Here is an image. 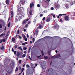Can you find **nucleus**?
I'll list each match as a JSON object with an SVG mask.
<instances>
[{"label":"nucleus","instance_id":"1","mask_svg":"<svg viewBox=\"0 0 75 75\" xmlns=\"http://www.w3.org/2000/svg\"><path fill=\"white\" fill-rule=\"evenodd\" d=\"M20 5L19 7H18V16H18H16L15 18V21L16 22H17L18 20L20 21V20H21L23 17H24L25 14L23 13V11H24V8L22 7H21V5H20V4H19Z\"/></svg>","mask_w":75,"mask_h":75},{"label":"nucleus","instance_id":"2","mask_svg":"<svg viewBox=\"0 0 75 75\" xmlns=\"http://www.w3.org/2000/svg\"><path fill=\"white\" fill-rule=\"evenodd\" d=\"M43 24L41 23V25H40L37 28H40V29L43 28Z\"/></svg>","mask_w":75,"mask_h":75},{"label":"nucleus","instance_id":"3","mask_svg":"<svg viewBox=\"0 0 75 75\" xmlns=\"http://www.w3.org/2000/svg\"><path fill=\"white\" fill-rule=\"evenodd\" d=\"M52 72V69H49L48 70V71H47V72L48 74H50Z\"/></svg>","mask_w":75,"mask_h":75},{"label":"nucleus","instance_id":"4","mask_svg":"<svg viewBox=\"0 0 75 75\" xmlns=\"http://www.w3.org/2000/svg\"><path fill=\"white\" fill-rule=\"evenodd\" d=\"M25 0H23L21 2L22 5H24L25 4Z\"/></svg>","mask_w":75,"mask_h":75},{"label":"nucleus","instance_id":"5","mask_svg":"<svg viewBox=\"0 0 75 75\" xmlns=\"http://www.w3.org/2000/svg\"><path fill=\"white\" fill-rule=\"evenodd\" d=\"M38 30H36L35 31V33H34V35H35V34H36V36L37 35H38Z\"/></svg>","mask_w":75,"mask_h":75},{"label":"nucleus","instance_id":"6","mask_svg":"<svg viewBox=\"0 0 75 75\" xmlns=\"http://www.w3.org/2000/svg\"><path fill=\"white\" fill-rule=\"evenodd\" d=\"M55 7L56 8H59V7H60V6H59L58 4H56L55 5Z\"/></svg>","mask_w":75,"mask_h":75},{"label":"nucleus","instance_id":"7","mask_svg":"<svg viewBox=\"0 0 75 75\" xmlns=\"http://www.w3.org/2000/svg\"><path fill=\"white\" fill-rule=\"evenodd\" d=\"M5 35H6V33H2L1 35H0V37H4L5 36Z\"/></svg>","mask_w":75,"mask_h":75},{"label":"nucleus","instance_id":"8","mask_svg":"<svg viewBox=\"0 0 75 75\" xmlns=\"http://www.w3.org/2000/svg\"><path fill=\"white\" fill-rule=\"evenodd\" d=\"M65 19L66 21H68L69 20V17H68V16H66L65 17Z\"/></svg>","mask_w":75,"mask_h":75},{"label":"nucleus","instance_id":"9","mask_svg":"<svg viewBox=\"0 0 75 75\" xmlns=\"http://www.w3.org/2000/svg\"><path fill=\"white\" fill-rule=\"evenodd\" d=\"M6 71H7L10 74V72H11V71H10V70L9 69V68H8L6 69Z\"/></svg>","mask_w":75,"mask_h":75},{"label":"nucleus","instance_id":"10","mask_svg":"<svg viewBox=\"0 0 75 75\" xmlns=\"http://www.w3.org/2000/svg\"><path fill=\"white\" fill-rule=\"evenodd\" d=\"M16 56L18 57L19 58H21V57H20V53L19 52H18L16 54Z\"/></svg>","mask_w":75,"mask_h":75},{"label":"nucleus","instance_id":"11","mask_svg":"<svg viewBox=\"0 0 75 75\" xmlns=\"http://www.w3.org/2000/svg\"><path fill=\"white\" fill-rule=\"evenodd\" d=\"M65 7L67 8H69V5L67 4L65 5Z\"/></svg>","mask_w":75,"mask_h":75},{"label":"nucleus","instance_id":"12","mask_svg":"<svg viewBox=\"0 0 75 75\" xmlns=\"http://www.w3.org/2000/svg\"><path fill=\"white\" fill-rule=\"evenodd\" d=\"M27 21H26V20L23 21V24H26V23H27Z\"/></svg>","mask_w":75,"mask_h":75},{"label":"nucleus","instance_id":"13","mask_svg":"<svg viewBox=\"0 0 75 75\" xmlns=\"http://www.w3.org/2000/svg\"><path fill=\"white\" fill-rule=\"evenodd\" d=\"M50 21V18H47L46 19V21L47 22H49Z\"/></svg>","mask_w":75,"mask_h":75},{"label":"nucleus","instance_id":"14","mask_svg":"<svg viewBox=\"0 0 75 75\" xmlns=\"http://www.w3.org/2000/svg\"><path fill=\"white\" fill-rule=\"evenodd\" d=\"M32 6H33H33H34V4L33 3H32V4H30V8H32Z\"/></svg>","mask_w":75,"mask_h":75},{"label":"nucleus","instance_id":"15","mask_svg":"<svg viewBox=\"0 0 75 75\" xmlns=\"http://www.w3.org/2000/svg\"><path fill=\"white\" fill-rule=\"evenodd\" d=\"M32 13H33V11H32V10H30L29 11V14L30 15H32Z\"/></svg>","mask_w":75,"mask_h":75},{"label":"nucleus","instance_id":"16","mask_svg":"<svg viewBox=\"0 0 75 75\" xmlns=\"http://www.w3.org/2000/svg\"><path fill=\"white\" fill-rule=\"evenodd\" d=\"M9 1H10L9 0H6V3L7 4H9Z\"/></svg>","mask_w":75,"mask_h":75},{"label":"nucleus","instance_id":"17","mask_svg":"<svg viewBox=\"0 0 75 75\" xmlns=\"http://www.w3.org/2000/svg\"><path fill=\"white\" fill-rule=\"evenodd\" d=\"M65 15H66V14H59V16H60V17H61L62 16H65Z\"/></svg>","mask_w":75,"mask_h":75},{"label":"nucleus","instance_id":"18","mask_svg":"<svg viewBox=\"0 0 75 75\" xmlns=\"http://www.w3.org/2000/svg\"><path fill=\"white\" fill-rule=\"evenodd\" d=\"M30 18H31V17L30 16H29L28 17V19H26V21H28L29 20V19H30Z\"/></svg>","mask_w":75,"mask_h":75},{"label":"nucleus","instance_id":"19","mask_svg":"<svg viewBox=\"0 0 75 75\" xmlns=\"http://www.w3.org/2000/svg\"><path fill=\"white\" fill-rule=\"evenodd\" d=\"M22 36L23 37V38H26V37H25V35L23 34H22Z\"/></svg>","mask_w":75,"mask_h":75},{"label":"nucleus","instance_id":"20","mask_svg":"<svg viewBox=\"0 0 75 75\" xmlns=\"http://www.w3.org/2000/svg\"><path fill=\"white\" fill-rule=\"evenodd\" d=\"M2 40V42H4L6 41V38H4Z\"/></svg>","mask_w":75,"mask_h":75},{"label":"nucleus","instance_id":"21","mask_svg":"<svg viewBox=\"0 0 75 75\" xmlns=\"http://www.w3.org/2000/svg\"><path fill=\"white\" fill-rule=\"evenodd\" d=\"M12 41L14 42L15 41H16V38H12Z\"/></svg>","mask_w":75,"mask_h":75},{"label":"nucleus","instance_id":"22","mask_svg":"<svg viewBox=\"0 0 75 75\" xmlns=\"http://www.w3.org/2000/svg\"><path fill=\"white\" fill-rule=\"evenodd\" d=\"M70 4L71 5H73V2L72 1H70Z\"/></svg>","mask_w":75,"mask_h":75},{"label":"nucleus","instance_id":"23","mask_svg":"<svg viewBox=\"0 0 75 75\" xmlns=\"http://www.w3.org/2000/svg\"><path fill=\"white\" fill-rule=\"evenodd\" d=\"M26 55H25V54H23L22 55V57H23V58H24V57H25Z\"/></svg>","mask_w":75,"mask_h":75},{"label":"nucleus","instance_id":"24","mask_svg":"<svg viewBox=\"0 0 75 75\" xmlns=\"http://www.w3.org/2000/svg\"><path fill=\"white\" fill-rule=\"evenodd\" d=\"M44 58H45V59H47V58H48V56H45L44 57Z\"/></svg>","mask_w":75,"mask_h":75},{"label":"nucleus","instance_id":"25","mask_svg":"<svg viewBox=\"0 0 75 75\" xmlns=\"http://www.w3.org/2000/svg\"><path fill=\"white\" fill-rule=\"evenodd\" d=\"M23 50H27V48L26 47H24L23 48Z\"/></svg>","mask_w":75,"mask_h":75},{"label":"nucleus","instance_id":"26","mask_svg":"<svg viewBox=\"0 0 75 75\" xmlns=\"http://www.w3.org/2000/svg\"><path fill=\"white\" fill-rule=\"evenodd\" d=\"M10 22H9L8 25V27H10Z\"/></svg>","mask_w":75,"mask_h":75},{"label":"nucleus","instance_id":"27","mask_svg":"<svg viewBox=\"0 0 75 75\" xmlns=\"http://www.w3.org/2000/svg\"><path fill=\"white\" fill-rule=\"evenodd\" d=\"M4 46H2L1 48V50H4Z\"/></svg>","mask_w":75,"mask_h":75},{"label":"nucleus","instance_id":"28","mask_svg":"<svg viewBox=\"0 0 75 75\" xmlns=\"http://www.w3.org/2000/svg\"><path fill=\"white\" fill-rule=\"evenodd\" d=\"M34 41H35V39H34V38H33V42H34Z\"/></svg>","mask_w":75,"mask_h":75},{"label":"nucleus","instance_id":"29","mask_svg":"<svg viewBox=\"0 0 75 75\" xmlns=\"http://www.w3.org/2000/svg\"><path fill=\"white\" fill-rule=\"evenodd\" d=\"M37 7H40V4H38L37 5Z\"/></svg>","mask_w":75,"mask_h":75},{"label":"nucleus","instance_id":"30","mask_svg":"<svg viewBox=\"0 0 75 75\" xmlns=\"http://www.w3.org/2000/svg\"><path fill=\"white\" fill-rule=\"evenodd\" d=\"M26 67L27 68H29V67H30V65L28 64H27L26 65Z\"/></svg>","mask_w":75,"mask_h":75},{"label":"nucleus","instance_id":"31","mask_svg":"<svg viewBox=\"0 0 75 75\" xmlns=\"http://www.w3.org/2000/svg\"><path fill=\"white\" fill-rule=\"evenodd\" d=\"M21 60H20L19 61V64H21Z\"/></svg>","mask_w":75,"mask_h":75},{"label":"nucleus","instance_id":"32","mask_svg":"<svg viewBox=\"0 0 75 75\" xmlns=\"http://www.w3.org/2000/svg\"><path fill=\"white\" fill-rule=\"evenodd\" d=\"M42 56H44V52L43 51H42Z\"/></svg>","mask_w":75,"mask_h":75},{"label":"nucleus","instance_id":"33","mask_svg":"<svg viewBox=\"0 0 75 75\" xmlns=\"http://www.w3.org/2000/svg\"><path fill=\"white\" fill-rule=\"evenodd\" d=\"M18 67H17L15 70L16 71H18Z\"/></svg>","mask_w":75,"mask_h":75},{"label":"nucleus","instance_id":"34","mask_svg":"<svg viewBox=\"0 0 75 75\" xmlns=\"http://www.w3.org/2000/svg\"><path fill=\"white\" fill-rule=\"evenodd\" d=\"M2 42H3V40H0V43H2Z\"/></svg>","mask_w":75,"mask_h":75},{"label":"nucleus","instance_id":"35","mask_svg":"<svg viewBox=\"0 0 75 75\" xmlns=\"http://www.w3.org/2000/svg\"><path fill=\"white\" fill-rule=\"evenodd\" d=\"M17 48V46L16 45H15V49H16V48Z\"/></svg>","mask_w":75,"mask_h":75},{"label":"nucleus","instance_id":"36","mask_svg":"<svg viewBox=\"0 0 75 75\" xmlns=\"http://www.w3.org/2000/svg\"><path fill=\"white\" fill-rule=\"evenodd\" d=\"M28 27V24L26 25L25 26V27H26V28H27Z\"/></svg>","mask_w":75,"mask_h":75},{"label":"nucleus","instance_id":"37","mask_svg":"<svg viewBox=\"0 0 75 75\" xmlns=\"http://www.w3.org/2000/svg\"><path fill=\"white\" fill-rule=\"evenodd\" d=\"M11 14H12V15H13L14 13H13V11H12L11 12Z\"/></svg>","mask_w":75,"mask_h":75},{"label":"nucleus","instance_id":"38","mask_svg":"<svg viewBox=\"0 0 75 75\" xmlns=\"http://www.w3.org/2000/svg\"><path fill=\"white\" fill-rule=\"evenodd\" d=\"M28 58H29V59H30V60H32V59L31 58V57H30V56H28Z\"/></svg>","mask_w":75,"mask_h":75},{"label":"nucleus","instance_id":"39","mask_svg":"<svg viewBox=\"0 0 75 75\" xmlns=\"http://www.w3.org/2000/svg\"><path fill=\"white\" fill-rule=\"evenodd\" d=\"M19 38H20V39H21V38H22V37L21 36H20V35H19Z\"/></svg>","mask_w":75,"mask_h":75},{"label":"nucleus","instance_id":"40","mask_svg":"<svg viewBox=\"0 0 75 75\" xmlns=\"http://www.w3.org/2000/svg\"><path fill=\"white\" fill-rule=\"evenodd\" d=\"M51 15H49L48 16V18H50V17H51ZM49 17V18H48Z\"/></svg>","mask_w":75,"mask_h":75},{"label":"nucleus","instance_id":"41","mask_svg":"<svg viewBox=\"0 0 75 75\" xmlns=\"http://www.w3.org/2000/svg\"><path fill=\"white\" fill-rule=\"evenodd\" d=\"M45 17H44L43 18V19H42V20H43V21H44V20H45Z\"/></svg>","mask_w":75,"mask_h":75},{"label":"nucleus","instance_id":"42","mask_svg":"<svg viewBox=\"0 0 75 75\" xmlns=\"http://www.w3.org/2000/svg\"><path fill=\"white\" fill-rule=\"evenodd\" d=\"M21 47H19L18 48V50H19V49H21Z\"/></svg>","mask_w":75,"mask_h":75},{"label":"nucleus","instance_id":"43","mask_svg":"<svg viewBox=\"0 0 75 75\" xmlns=\"http://www.w3.org/2000/svg\"><path fill=\"white\" fill-rule=\"evenodd\" d=\"M0 28H2V25L1 24H0Z\"/></svg>","mask_w":75,"mask_h":75},{"label":"nucleus","instance_id":"44","mask_svg":"<svg viewBox=\"0 0 75 75\" xmlns=\"http://www.w3.org/2000/svg\"><path fill=\"white\" fill-rule=\"evenodd\" d=\"M14 53L15 55H16V54H17V52L16 51H14Z\"/></svg>","mask_w":75,"mask_h":75},{"label":"nucleus","instance_id":"45","mask_svg":"<svg viewBox=\"0 0 75 75\" xmlns=\"http://www.w3.org/2000/svg\"><path fill=\"white\" fill-rule=\"evenodd\" d=\"M28 24H30V23H31V22L30 21H29L28 22Z\"/></svg>","mask_w":75,"mask_h":75},{"label":"nucleus","instance_id":"46","mask_svg":"<svg viewBox=\"0 0 75 75\" xmlns=\"http://www.w3.org/2000/svg\"><path fill=\"white\" fill-rule=\"evenodd\" d=\"M43 16V14H41L40 15V17H42V16Z\"/></svg>","mask_w":75,"mask_h":75},{"label":"nucleus","instance_id":"47","mask_svg":"<svg viewBox=\"0 0 75 75\" xmlns=\"http://www.w3.org/2000/svg\"><path fill=\"white\" fill-rule=\"evenodd\" d=\"M19 69H21V67L20 66L19 67Z\"/></svg>","mask_w":75,"mask_h":75},{"label":"nucleus","instance_id":"48","mask_svg":"<svg viewBox=\"0 0 75 75\" xmlns=\"http://www.w3.org/2000/svg\"><path fill=\"white\" fill-rule=\"evenodd\" d=\"M60 57V54H58L57 55V57Z\"/></svg>","mask_w":75,"mask_h":75},{"label":"nucleus","instance_id":"49","mask_svg":"<svg viewBox=\"0 0 75 75\" xmlns=\"http://www.w3.org/2000/svg\"><path fill=\"white\" fill-rule=\"evenodd\" d=\"M7 29V27L6 26L5 27V28L4 30H6V29Z\"/></svg>","mask_w":75,"mask_h":75},{"label":"nucleus","instance_id":"50","mask_svg":"<svg viewBox=\"0 0 75 75\" xmlns=\"http://www.w3.org/2000/svg\"><path fill=\"white\" fill-rule=\"evenodd\" d=\"M19 30H18L17 31L18 34H19Z\"/></svg>","mask_w":75,"mask_h":75},{"label":"nucleus","instance_id":"51","mask_svg":"<svg viewBox=\"0 0 75 75\" xmlns=\"http://www.w3.org/2000/svg\"><path fill=\"white\" fill-rule=\"evenodd\" d=\"M29 10H30L29 9H28V10H27V13H28V12L29 11Z\"/></svg>","mask_w":75,"mask_h":75},{"label":"nucleus","instance_id":"52","mask_svg":"<svg viewBox=\"0 0 75 75\" xmlns=\"http://www.w3.org/2000/svg\"><path fill=\"white\" fill-rule=\"evenodd\" d=\"M25 41H27V38H25Z\"/></svg>","mask_w":75,"mask_h":75},{"label":"nucleus","instance_id":"53","mask_svg":"<svg viewBox=\"0 0 75 75\" xmlns=\"http://www.w3.org/2000/svg\"><path fill=\"white\" fill-rule=\"evenodd\" d=\"M24 53L25 54H26L27 53V52H26V51H24Z\"/></svg>","mask_w":75,"mask_h":75},{"label":"nucleus","instance_id":"54","mask_svg":"<svg viewBox=\"0 0 75 75\" xmlns=\"http://www.w3.org/2000/svg\"><path fill=\"white\" fill-rule=\"evenodd\" d=\"M12 51H13V52H14V49H13V48H12Z\"/></svg>","mask_w":75,"mask_h":75},{"label":"nucleus","instance_id":"55","mask_svg":"<svg viewBox=\"0 0 75 75\" xmlns=\"http://www.w3.org/2000/svg\"><path fill=\"white\" fill-rule=\"evenodd\" d=\"M31 50L30 48H29V51H28V52H30V50Z\"/></svg>","mask_w":75,"mask_h":75},{"label":"nucleus","instance_id":"56","mask_svg":"<svg viewBox=\"0 0 75 75\" xmlns=\"http://www.w3.org/2000/svg\"><path fill=\"white\" fill-rule=\"evenodd\" d=\"M24 31L25 32V31H26V30H25V29H24Z\"/></svg>","mask_w":75,"mask_h":75},{"label":"nucleus","instance_id":"57","mask_svg":"<svg viewBox=\"0 0 75 75\" xmlns=\"http://www.w3.org/2000/svg\"><path fill=\"white\" fill-rule=\"evenodd\" d=\"M51 8V10H53L54 9V8L53 7Z\"/></svg>","mask_w":75,"mask_h":75},{"label":"nucleus","instance_id":"58","mask_svg":"<svg viewBox=\"0 0 75 75\" xmlns=\"http://www.w3.org/2000/svg\"><path fill=\"white\" fill-rule=\"evenodd\" d=\"M22 45H25V43H23L22 44Z\"/></svg>","mask_w":75,"mask_h":75},{"label":"nucleus","instance_id":"59","mask_svg":"<svg viewBox=\"0 0 75 75\" xmlns=\"http://www.w3.org/2000/svg\"><path fill=\"white\" fill-rule=\"evenodd\" d=\"M53 17H54V18H55V16L53 15Z\"/></svg>","mask_w":75,"mask_h":75},{"label":"nucleus","instance_id":"60","mask_svg":"<svg viewBox=\"0 0 75 75\" xmlns=\"http://www.w3.org/2000/svg\"><path fill=\"white\" fill-rule=\"evenodd\" d=\"M27 36L28 38V37H29V36H28V34H27Z\"/></svg>","mask_w":75,"mask_h":75},{"label":"nucleus","instance_id":"61","mask_svg":"<svg viewBox=\"0 0 75 75\" xmlns=\"http://www.w3.org/2000/svg\"><path fill=\"white\" fill-rule=\"evenodd\" d=\"M10 17H9V18L8 19V21H9V20H10Z\"/></svg>","mask_w":75,"mask_h":75},{"label":"nucleus","instance_id":"62","mask_svg":"<svg viewBox=\"0 0 75 75\" xmlns=\"http://www.w3.org/2000/svg\"><path fill=\"white\" fill-rule=\"evenodd\" d=\"M60 21H61V22L62 23V19H60Z\"/></svg>","mask_w":75,"mask_h":75},{"label":"nucleus","instance_id":"63","mask_svg":"<svg viewBox=\"0 0 75 75\" xmlns=\"http://www.w3.org/2000/svg\"><path fill=\"white\" fill-rule=\"evenodd\" d=\"M40 57H41V56H39L38 57H37L38 58H40Z\"/></svg>","mask_w":75,"mask_h":75},{"label":"nucleus","instance_id":"64","mask_svg":"<svg viewBox=\"0 0 75 75\" xmlns=\"http://www.w3.org/2000/svg\"><path fill=\"white\" fill-rule=\"evenodd\" d=\"M56 53H57L58 52V51L57 50H56Z\"/></svg>","mask_w":75,"mask_h":75}]
</instances>
